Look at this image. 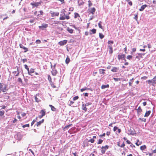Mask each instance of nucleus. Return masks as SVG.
<instances>
[{"instance_id":"2f4dec72","label":"nucleus","mask_w":156,"mask_h":156,"mask_svg":"<svg viewBox=\"0 0 156 156\" xmlns=\"http://www.w3.org/2000/svg\"><path fill=\"white\" fill-rule=\"evenodd\" d=\"M49 82H50L51 85L52 87H53V88H56V86L54 85L53 83V82H52V81Z\"/></svg>"},{"instance_id":"8fccbe9b","label":"nucleus","mask_w":156,"mask_h":156,"mask_svg":"<svg viewBox=\"0 0 156 156\" xmlns=\"http://www.w3.org/2000/svg\"><path fill=\"white\" fill-rule=\"evenodd\" d=\"M59 19L60 20H64L66 19L65 17V16H61V17H60Z\"/></svg>"},{"instance_id":"c85d7f7f","label":"nucleus","mask_w":156,"mask_h":156,"mask_svg":"<svg viewBox=\"0 0 156 156\" xmlns=\"http://www.w3.org/2000/svg\"><path fill=\"white\" fill-rule=\"evenodd\" d=\"M74 18H78V17H80V16L79 15V14L77 13H76V12H75L74 13Z\"/></svg>"},{"instance_id":"dca6fc26","label":"nucleus","mask_w":156,"mask_h":156,"mask_svg":"<svg viewBox=\"0 0 156 156\" xmlns=\"http://www.w3.org/2000/svg\"><path fill=\"white\" fill-rule=\"evenodd\" d=\"M147 6V5L145 4L144 5H142L141 7V8L139 9V10L140 11H143L144 10V9Z\"/></svg>"},{"instance_id":"f257e3e1","label":"nucleus","mask_w":156,"mask_h":156,"mask_svg":"<svg viewBox=\"0 0 156 156\" xmlns=\"http://www.w3.org/2000/svg\"><path fill=\"white\" fill-rule=\"evenodd\" d=\"M8 90L7 86L3 83H0V90L3 92H6Z\"/></svg>"},{"instance_id":"a211bd4d","label":"nucleus","mask_w":156,"mask_h":156,"mask_svg":"<svg viewBox=\"0 0 156 156\" xmlns=\"http://www.w3.org/2000/svg\"><path fill=\"white\" fill-rule=\"evenodd\" d=\"M151 111H147L144 115V117H147L151 114Z\"/></svg>"},{"instance_id":"423d86ee","label":"nucleus","mask_w":156,"mask_h":156,"mask_svg":"<svg viewBox=\"0 0 156 156\" xmlns=\"http://www.w3.org/2000/svg\"><path fill=\"white\" fill-rule=\"evenodd\" d=\"M67 42V40H64L62 41H61L58 42V44L60 46H62L66 44Z\"/></svg>"},{"instance_id":"3c124183","label":"nucleus","mask_w":156,"mask_h":156,"mask_svg":"<svg viewBox=\"0 0 156 156\" xmlns=\"http://www.w3.org/2000/svg\"><path fill=\"white\" fill-rule=\"evenodd\" d=\"M147 78V77L146 76H144L141 78V79L146 80Z\"/></svg>"},{"instance_id":"20e7f679","label":"nucleus","mask_w":156,"mask_h":156,"mask_svg":"<svg viewBox=\"0 0 156 156\" xmlns=\"http://www.w3.org/2000/svg\"><path fill=\"white\" fill-rule=\"evenodd\" d=\"M48 27L47 24H43L41 26L39 27V28L41 30H44L46 28Z\"/></svg>"},{"instance_id":"ea45409f","label":"nucleus","mask_w":156,"mask_h":156,"mask_svg":"<svg viewBox=\"0 0 156 156\" xmlns=\"http://www.w3.org/2000/svg\"><path fill=\"white\" fill-rule=\"evenodd\" d=\"M132 57H133L132 55H129L127 56L126 58L127 59L130 60L132 58Z\"/></svg>"},{"instance_id":"49530a36","label":"nucleus","mask_w":156,"mask_h":156,"mask_svg":"<svg viewBox=\"0 0 156 156\" xmlns=\"http://www.w3.org/2000/svg\"><path fill=\"white\" fill-rule=\"evenodd\" d=\"M88 6L89 7H90V6H91L92 5V4L90 0H89L88 1Z\"/></svg>"},{"instance_id":"4c0bfd02","label":"nucleus","mask_w":156,"mask_h":156,"mask_svg":"<svg viewBox=\"0 0 156 156\" xmlns=\"http://www.w3.org/2000/svg\"><path fill=\"white\" fill-rule=\"evenodd\" d=\"M146 82H147L148 84H151V83H152V84H153V80H147V81H146Z\"/></svg>"},{"instance_id":"09e8293b","label":"nucleus","mask_w":156,"mask_h":156,"mask_svg":"<svg viewBox=\"0 0 156 156\" xmlns=\"http://www.w3.org/2000/svg\"><path fill=\"white\" fill-rule=\"evenodd\" d=\"M37 11H35L34 13V14L35 16H36L37 17H40L39 15V14L37 15Z\"/></svg>"},{"instance_id":"9b49d317","label":"nucleus","mask_w":156,"mask_h":156,"mask_svg":"<svg viewBox=\"0 0 156 156\" xmlns=\"http://www.w3.org/2000/svg\"><path fill=\"white\" fill-rule=\"evenodd\" d=\"M136 110L137 111V114L139 115L140 113L142 112V110L140 106H139L138 107V108L136 109Z\"/></svg>"},{"instance_id":"c9c22d12","label":"nucleus","mask_w":156,"mask_h":156,"mask_svg":"<svg viewBox=\"0 0 156 156\" xmlns=\"http://www.w3.org/2000/svg\"><path fill=\"white\" fill-rule=\"evenodd\" d=\"M138 120H140L141 122H146V119L144 118H139Z\"/></svg>"},{"instance_id":"aec40b11","label":"nucleus","mask_w":156,"mask_h":156,"mask_svg":"<svg viewBox=\"0 0 156 156\" xmlns=\"http://www.w3.org/2000/svg\"><path fill=\"white\" fill-rule=\"evenodd\" d=\"M70 61V59L68 56H67V57L65 60V62L66 64H68Z\"/></svg>"},{"instance_id":"393cba45","label":"nucleus","mask_w":156,"mask_h":156,"mask_svg":"<svg viewBox=\"0 0 156 156\" xmlns=\"http://www.w3.org/2000/svg\"><path fill=\"white\" fill-rule=\"evenodd\" d=\"M118 69L116 67H113L111 69V71L113 72H117Z\"/></svg>"},{"instance_id":"4468645a","label":"nucleus","mask_w":156,"mask_h":156,"mask_svg":"<svg viewBox=\"0 0 156 156\" xmlns=\"http://www.w3.org/2000/svg\"><path fill=\"white\" fill-rule=\"evenodd\" d=\"M35 69L33 68H31L29 71L28 72V73L29 75H31V74L34 72Z\"/></svg>"},{"instance_id":"603ef678","label":"nucleus","mask_w":156,"mask_h":156,"mask_svg":"<svg viewBox=\"0 0 156 156\" xmlns=\"http://www.w3.org/2000/svg\"><path fill=\"white\" fill-rule=\"evenodd\" d=\"M26 127H29V124H27L24 125H23L22 126V127L23 128H25Z\"/></svg>"},{"instance_id":"72a5a7b5","label":"nucleus","mask_w":156,"mask_h":156,"mask_svg":"<svg viewBox=\"0 0 156 156\" xmlns=\"http://www.w3.org/2000/svg\"><path fill=\"white\" fill-rule=\"evenodd\" d=\"M146 148V147L145 145L141 146L140 147V149L142 150H144Z\"/></svg>"},{"instance_id":"774afa93","label":"nucleus","mask_w":156,"mask_h":156,"mask_svg":"<svg viewBox=\"0 0 156 156\" xmlns=\"http://www.w3.org/2000/svg\"><path fill=\"white\" fill-rule=\"evenodd\" d=\"M126 142L128 144H131V142L129 140H127L126 141Z\"/></svg>"},{"instance_id":"bb28decb","label":"nucleus","mask_w":156,"mask_h":156,"mask_svg":"<svg viewBox=\"0 0 156 156\" xmlns=\"http://www.w3.org/2000/svg\"><path fill=\"white\" fill-rule=\"evenodd\" d=\"M105 70L104 69H100L99 70L100 73L103 74H104L105 73Z\"/></svg>"},{"instance_id":"052dcab7","label":"nucleus","mask_w":156,"mask_h":156,"mask_svg":"<svg viewBox=\"0 0 156 156\" xmlns=\"http://www.w3.org/2000/svg\"><path fill=\"white\" fill-rule=\"evenodd\" d=\"M134 19H135V20L137 21V19H138V15H137V14L135 16V17H134Z\"/></svg>"},{"instance_id":"f3484780","label":"nucleus","mask_w":156,"mask_h":156,"mask_svg":"<svg viewBox=\"0 0 156 156\" xmlns=\"http://www.w3.org/2000/svg\"><path fill=\"white\" fill-rule=\"evenodd\" d=\"M108 47L109 48V53L110 54H112L113 52V48H112V45H108Z\"/></svg>"},{"instance_id":"473e14b6","label":"nucleus","mask_w":156,"mask_h":156,"mask_svg":"<svg viewBox=\"0 0 156 156\" xmlns=\"http://www.w3.org/2000/svg\"><path fill=\"white\" fill-rule=\"evenodd\" d=\"M99 36L101 39H102L104 37V35L102 33H99Z\"/></svg>"},{"instance_id":"9d476101","label":"nucleus","mask_w":156,"mask_h":156,"mask_svg":"<svg viewBox=\"0 0 156 156\" xmlns=\"http://www.w3.org/2000/svg\"><path fill=\"white\" fill-rule=\"evenodd\" d=\"M57 71L55 69V68H54V69H53L51 71L52 74L53 76H55L57 74Z\"/></svg>"},{"instance_id":"e2e57ef3","label":"nucleus","mask_w":156,"mask_h":156,"mask_svg":"<svg viewBox=\"0 0 156 156\" xmlns=\"http://www.w3.org/2000/svg\"><path fill=\"white\" fill-rule=\"evenodd\" d=\"M36 121L34 119L33 121L31 122V126H32L34 123Z\"/></svg>"},{"instance_id":"7ed1b4c3","label":"nucleus","mask_w":156,"mask_h":156,"mask_svg":"<svg viewBox=\"0 0 156 156\" xmlns=\"http://www.w3.org/2000/svg\"><path fill=\"white\" fill-rule=\"evenodd\" d=\"M109 147V146L106 145L105 146H103L101 147V152L102 154H104L107 150Z\"/></svg>"},{"instance_id":"bf43d9fd","label":"nucleus","mask_w":156,"mask_h":156,"mask_svg":"<svg viewBox=\"0 0 156 156\" xmlns=\"http://www.w3.org/2000/svg\"><path fill=\"white\" fill-rule=\"evenodd\" d=\"M65 19L67 20H69L70 19V17L68 15H66L65 16Z\"/></svg>"},{"instance_id":"a18cd8bd","label":"nucleus","mask_w":156,"mask_h":156,"mask_svg":"<svg viewBox=\"0 0 156 156\" xmlns=\"http://www.w3.org/2000/svg\"><path fill=\"white\" fill-rule=\"evenodd\" d=\"M24 66L25 69H26L27 70L28 72L29 71V68L27 66V65L25 64L24 65Z\"/></svg>"},{"instance_id":"f03ea898","label":"nucleus","mask_w":156,"mask_h":156,"mask_svg":"<svg viewBox=\"0 0 156 156\" xmlns=\"http://www.w3.org/2000/svg\"><path fill=\"white\" fill-rule=\"evenodd\" d=\"M40 114H41L38 116L39 118L40 119L41 118L44 116L46 114V110L45 109H42L41 110L40 112Z\"/></svg>"},{"instance_id":"a19ab883","label":"nucleus","mask_w":156,"mask_h":156,"mask_svg":"<svg viewBox=\"0 0 156 156\" xmlns=\"http://www.w3.org/2000/svg\"><path fill=\"white\" fill-rule=\"evenodd\" d=\"M48 79L49 81V82L51 81H52L51 80V78L50 76L49 75H48Z\"/></svg>"},{"instance_id":"c756f323","label":"nucleus","mask_w":156,"mask_h":156,"mask_svg":"<svg viewBox=\"0 0 156 156\" xmlns=\"http://www.w3.org/2000/svg\"><path fill=\"white\" fill-rule=\"evenodd\" d=\"M109 87V85L107 84V85H102L101 87L102 89H105L106 88H108Z\"/></svg>"},{"instance_id":"2eb2a0df","label":"nucleus","mask_w":156,"mask_h":156,"mask_svg":"<svg viewBox=\"0 0 156 156\" xmlns=\"http://www.w3.org/2000/svg\"><path fill=\"white\" fill-rule=\"evenodd\" d=\"M82 109L83 110H84L85 112L87 111V108H86V105L85 104H83L82 105Z\"/></svg>"},{"instance_id":"5fc2aeb1","label":"nucleus","mask_w":156,"mask_h":156,"mask_svg":"<svg viewBox=\"0 0 156 156\" xmlns=\"http://www.w3.org/2000/svg\"><path fill=\"white\" fill-rule=\"evenodd\" d=\"M114 43V42L113 41H108V44H113Z\"/></svg>"},{"instance_id":"7c9ffc66","label":"nucleus","mask_w":156,"mask_h":156,"mask_svg":"<svg viewBox=\"0 0 156 156\" xmlns=\"http://www.w3.org/2000/svg\"><path fill=\"white\" fill-rule=\"evenodd\" d=\"M101 23H102V22L101 21H100L99 22V23H98V25L99 27L100 28H101V29H103V28L102 27V26Z\"/></svg>"},{"instance_id":"f704fd0d","label":"nucleus","mask_w":156,"mask_h":156,"mask_svg":"<svg viewBox=\"0 0 156 156\" xmlns=\"http://www.w3.org/2000/svg\"><path fill=\"white\" fill-rule=\"evenodd\" d=\"M153 81V84H156V76H155L152 80Z\"/></svg>"},{"instance_id":"4be33fe9","label":"nucleus","mask_w":156,"mask_h":156,"mask_svg":"<svg viewBox=\"0 0 156 156\" xmlns=\"http://www.w3.org/2000/svg\"><path fill=\"white\" fill-rule=\"evenodd\" d=\"M134 80V78H132L131 79L129 80V86H131L133 84V80Z\"/></svg>"},{"instance_id":"c03bdc74","label":"nucleus","mask_w":156,"mask_h":156,"mask_svg":"<svg viewBox=\"0 0 156 156\" xmlns=\"http://www.w3.org/2000/svg\"><path fill=\"white\" fill-rule=\"evenodd\" d=\"M103 140L101 139H99L98 142V144H100L102 143Z\"/></svg>"},{"instance_id":"a878e982","label":"nucleus","mask_w":156,"mask_h":156,"mask_svg":"<svg viewBox=\"0 0 156 156\" xmlns=\"http://www.w3.org/2000/svg\"><path fill=\"white\" fill-rule=\"evenodd\" d=\"M67 30L69 33L72 34L73 32V30L72 29L70 28L69 27H68L67 29Z\"/></svg>"},{"instance_id":"864d4df0","label":"nucleus","mask_w":156,"mask_h":156,"mask_svg":"<svg viewBox=\"0 0 156 156\" xmlns=\"http://www.w3.org/2000/svg\"><path fill=\"white\" fill-rule=\"evenodd\" d=\"M118 128L116 126H115L113 128V131L114 132H115L117 129H118Z\"/></svg>"},{"instance_id":"de8ad7c7","label":"nucleus","mask_w":156,"mask_h":156,"mask_svg":"<svg viewBox=\"0 0 156 156\" xmlns=\"http://www.w3.org/2000/svg\"><path fill=\"white\" fill-rule=\"evenodd\" d=\"M94 140L93 139H91L89 141V142H90L92 143H94Z\"/></svg>"},{"instance_id":"39448f33","label":"nucleus","mask_w":156,"mask_h":156,"mask_svg":"<svg viewBox=\"0 0 156 156\" xmlns=\"http://www.w3.org/2000/svg\"><path fill=\"white\" fill-rule=\"evenodd\" d=\"M41 97L39 95V94H36L35 97V99L36 101L37 102H39L41 101Z\"/></svg>"},{"instance_id":"cd10ccee","label":"nucleus","mask_w":156,"mask_h":156,"mask_svg":"<svg viewBox=\"0 0 156 156\" xmlns=\"http://www.w3.org/2000/svg\"><path fill=\"white\" fill-rule=\"evenodd\" d=\"M72 125V124H70L66 126L63 129L64 131H65V129H67L70 127Z\"/></svg>"},{"instance_id":"680f3d73","label":"nucleus","mask_w":156,"mask_h":156,"mask_svg":"<svg viewBox=\"0 0 156 156\" xmlns=\"http://www.w3.org/2000/svg\"><path fill=\"white\" fill-rule=\"evenodd\" d=\"M36 42L37 44H40L41 43V41L39 40H37L36 41Z\"/></svg>"},{"instance_id":"79ce46f5","label":"nucleus","mask_w":156,"mask_h":156,"mask_svg":"<svg viewBox=\"0 0 156 156\" xmlns=\"http://www.w3.org/2000/svg\"><path fill=\"white\" fill-rule=\"evenodd\" d=\"M79 97L78 96H76L74 97L73 98V101H75L78 99Z\"/></svg>"},{"instance_id":"69168bd1","label":"nucleus","mask_w":156,"mask_h":156,"mask_svg":"<svg viewBox=\"0 0 156 156\" xmlns=\"http://www.w3.org/2000/svg\"><path fill=\"white\" fill-rule=\"evenodd\" d=\"M125 146V144L123 142L122 145L120 146V147H123Z\"/></svg>"},{"instance_id":"0eeeda50","label":"nucleus","mask_w":156,"mask_h":156,"mask_svg":"<svg viewBox=\"0 0 156 156\" xmlns=\"http://www.w3.org/2000/svg\"><path fill=\"white\" fill-rule=\"evenodd\" d=\"M19 46H20V48H23V49L24 50V52H25V53L27 51H28V48H27L25 47L22 44H20Z\"/></svg>"},{"instance_id":"ddd939ff","label":"nucleus","mask_w":156,"mask_h":156,"mask_svg":"<svg viewBox=\"0 0 156 156\" xmlns=\"http://www.w3.org/2000/svg\"><path fill=\"white\" fill-rule=\"evenodd\" d=\"M51 16L54 17V16H58L59 13L58 12H51Z\"/></svg>"},{"instance_id":"0e129e2a","label":"nucleus","mask_w":156,"mask_h":156,"mask_svg":"<svg viewBox=\"0 0 156 156\" xmlns=\"http://www.w3.org/2000/svg\"><path fill=\"white\" fill-rule=\"evenodd\" d=\"M137 141L136 143V144L137 146H139V145H140V144L138 143V142H139V140H137Z\"/></svg>"},{"instance_id":"6ab92c4d","label":"nucleus","mask_w":156,"mask_h":156,"mask_svg":"<svg viewBox=\"0 0 156 156\" xmlns=\"http://www.w3.org/2000/svg\"><path fill=\"white\" fill-rule=\"evenodd\" d=\"M96 30L95 29H93L92 30H90V34H95L96 33Z\"/></svg>"},{"instance_id":"338daca9","label":"nucleus","mask_w":156,"mask_h":156,"mask_svg":"<svg viewBox=\"0 0 156 156\" xmlns=\"http://www.w3.org/2000/svg\"><path fill=\"white\" fill-rule=\"evenodd\" d=\"M110 131H108L106 132V134L107 136H109L110 134Z\"/></svg>"},{"instance_id":"412c9836","label":"nucleus","mask_w":156,"mask_h":156,"mask_svg":"<svg viewBox=\"0 0 156 156\" xmlns=\"http://www.w3.org/2000/svg\"><path fill=\"white\" fill-rule=\"evenodd\" d=\"M96 11V9L94 8H92L90 11V12L92 13V14H93L95 12V11Z\"/></svg>"},{"instance_id":"37998d69","label":"nucleus","mask_w":156,"mask_h":156,"mask_svg":"<svg viewBox=\"0 0 156 156\" xmlns=\"http://www.w3.org/2000/svg\"><path fill=\"white\" fill-rule=\"evenodd\" d=\"M113 79L115 81H118L120 80L119 78H114Z\"/></svg>"},{"instance_id":"13d9d810","label":"nucleus","mask_w":156,"mask_h":156,"mask_svg":"<svg viewBox=\"0 0 156 156\" xmlns=\"http://www.w3.org/2000/svg\"><path fill=\"white\" fill-rule=\"evenodd\" d=\"M74 103V102L73 101H70L69 104V106H71Z\"/></svg>"},{"instance_id":"4d7b16f0","label":"nucleus","mask_w":156,"mask_h":156,"mask_svg":"<svg viewBox=\"0 0 156 156\" xmlns=\"http://www.w3.org/2000/svg\"><path fill=\"white\" fill-rule=\"evenodd\" d=\"M27 60L26 58L23 59L22 60V61L23 63H24V62H27Z\"/></svg>"},{"instance_id":"1a4fd4ad","label":"nucleus","mask_w":156,"mask_h":156,"mask_svg":"<svg viewBox=\"0 0 156 156\" xmlns=\"http://www.w3.org/2000/svg\"><path fill=\"white\" fill-rule=\"evenodd\" d=\"M40 4H41V3L40 2L31 3H30V5L34 7H37Z\"/></svg>"},{"instance_id":"e433bc0d","label":"nucleus","mask_w":156,"mask_h":156,"mask_svg":"<svg viewBox=\"0 0 156 156\" xmlns=\"http://www.w3.org/2000/svg\"><path fill=\"white\" fill-rule=\"evenodd\" d=\"M126 1L128 2V4L130 6L132 5V2L131 1H130V0H126Z\"/></svg>"},{"instance_id":"6e6552de","label":"nucleus","mask_w":156,"mask_h":156,"mask_svg":"<svg viewBox=\"0 0 156 156\" xmlns=\"http://www.w3.org/2000/svg\"><path fill=\"white\" fill-rule=\"evenodd\" d=\"M126 55L125 54H119L118 55V59L119 60L122 59L123 58H125Z\"/></svg>"},{"instance_id":"58836bf2","label":"nucleus","mask_w":156,"mask_h":156,"mask_svg":"<svg viewBox=\"0 0 156 156\" xmlns=\"http://www.w3.org/2000/svg\"><path fill=\"white\" fill-rule=\"evenodd\" d=\"M5 113V112L4 111L0 110V116H2Z\"/></svg>"},{"instance_id":"5701e85b","label":"nucleus","mask_w":156,"mask_h":156,"mask_svg":"<svg viewBox=\"0 0 156 156\" xmlns=\"http://www.w3.org/2000/svg\"><path fill=\"white\" fill-rule=\"evenodd\" d=\"M90 88H87V87H85L80 89V91L81 92H83V91L86 90H89Z\"/></svg>"},{"instance_id":"6e6d98bb","label":"nucleus","mask_w":156,"mask_h":156,"mask_svg":"<svg viewBox=\"0 0 156 156\" xmlns=\"http://www.w3.org/2000/svg\"><path fill=\"white\" fill-rule=\"evenodd\" d=\"M18 81L20 83H22V79L20 78H18Z\"/></svg>"},{"instance_id":"f8f14e48","label":"nucleus","mask_w":156,"mask_h":156,"mask_svg":"<svg viewBox=\"0 0 156 156\" xmlns=\"http://www.w3.org/2000/svg\"><path fill=\"white\" fill-rule=\"evenodd\" d=\"M44 119H42L39 122H37L36 124V125L37 126H38L41 125V124L42 123H43L44 122Z\"/></svg>"},{"instance_id":"b1692460","label":"nucleus","mask_w":156,"mask_h":156,"mask_svg":"<svg viewBox=\"0 0 156 156\" xmlns=\"http://www.w3.org/2000/svg\"><path fill=\"white\" fill-rule=\"evenodd\" d=\"M49 107H50L52 111H55L56 110V108L53 106H52V105H49Z\"/></svg>"}]
</instances>
